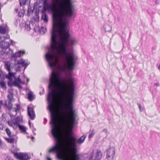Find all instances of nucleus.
<instances>
[{
  "mask_svg": "<svg viewBox=\"0 0 160 160\" xmlns=\"http://www.w3.org/2000/svg\"><path fill=\"white\" fill-rule=\"evenodd\" d=\"M51 39L50 48L46 54L45 58L48 65L52 69L48 86V109L51 112L52 134L57 141L59 139V131L57 126V118L54 109L56 99H60L66 105L68 103H72L74 95L75 86L74 78L70 77L68 80L62 79L59 73L55 71L57 68L62 72L67 70L71 75L76 61V55L73 51V47L76 45L77 39Z\"/></svg>",
  "mask_w": 160,
  "mask_h": 160,
  "instance_id": "nucleus-1",
  "label": "nucleus"
},
{
  "mask_svg": "<svg viewBox=\"0 0 160 160\" xmlns=\"http://www.w3.org/2000/svg\"><path fill=\"white\" fill-rule=\"evenodd\" d=\"M67 105L68 104L66 105ZM68 108L65 109V121L66 122H67L71 117V126L72 128L75 124L77 115L73 109V104L68 103Z\"/></svg>",
  "mask_w": 160,
  "mask_h": 160,
  "instance_id": "nucleus-2",
  "label": "nucleus"
},
{
  "mask_svg": "<svg viewBox=\"0 0 160 160\" xmlns=\"http://www.w3.org/2000/svg\"><path fill=\"white\" fill-rule=\"evenodd\" d=\"M54 152L56 153V156L58 159L60 160H63L64 159L62 153L60 151L59 144L58 142H56L54 146L48 150V152L49 153Z\"/></svg>",
  "mask_w": 160,
  "mask_h": 160,
  "instance_id": "nucleus-3",
  "label": "nucleus"
},
{
  "mask_svg": "<svg viewBox=\"0 0 160 160\" xmlns=\"http://www.w3.org/2000/svg\"><path fill=\"white\" fill-rule=\"evenodd\" d=\"M5 105L7 107V109L9 111L12 109V111L13 112H14V114H11L10 116L11 118L14 116V115H16L17 114V113L20 109L21 106L19 104H16V108H13V104L12 102H8V103L6 102L5 103Z\"/></svg>",
  "mask_w": 160,
  "mask_h": 160,
  "instance_id": "nucleus-4",
  "label": "nucleus"
},
{
  "mask_svg": "<svg viewBox=\"0 0 160 160\" xmlns=\"http://www.w3.org/2000/svg\"><path fill=\"white\" fill-rule=\"evenodd\" d=\"M25 60L21 59L17 61H16L15 62V64L17 66L16 70L17 71H20L21 68L22 67H27L29 64L28 63V62Z\"/></svg>",
  "mask_w": 160,
  "mask_h": 160,
  "instance_id": "nucleus-5",
  "label": "nucleus"
},
{
  "mask_svg": "<svg viewBox=\"0 0 160 160\" xmlns=\"http://www.w3.org/2000/svg\"><path fill=\"white\" fill-rule=\"evenodd\" d=\"M115 154V148L113 147H109L106 151V158L108 160H113Z\"/></svg>",
  "mask_w": 160,
  "mask_h": 160,
  "instance_id": "nucleus-6",
  "label": "nucleus"
},
{
  "mask_svg": "<svg viewBox=\"0 0 160 160\" xmlns=\"http://www.w3.org/2000/svg\"><path fill=\"white\" fill-rule=\"evenodd\" d=\"M14 156L20 160H28L30 158L27 153L13 152Z\"/></svg>",
  "mask_w": 160,
  "mask_h": 160,
  "instance_id": "nucleus-7",
  "label": "nucleus"
},
{
  "mask_svg": "<svg viewBox=\"0 0 160 160\" xmlns=\"http://www.w3.org/2000/svg\"><path fill=\"white\" fill-rule=\"evenodd\" d=\"M102 152L100 150L98 149L94 157L91 155L89 160H100L102 157Z\"/></svg>",
  "mask_w": 160,
  "mask_h": 160,
  "instance_id": "nucleus-8",
  "label": "nucleus"
},
{
  "mask_svg": "<svg viewBox=\"0 0 160 160\" xmlns=\"http://www.w3.org/2000/svg\"><path fill=\"white\" fill-rule=\"evenodd\" d=\"M28 114L30 119L32 120H34L35 117V114L33 109L32 107H28Z\"/></svg>",
  "mask_w": 160,
  "mask_h": 160,
  "instance_id": "nucleus-9",
  "label": "nucleus"
},
{
  "mask_svg": "<svg viewBox=\"0 0 160 160\" xmlns=\"http://www.w3.org/2000/svg\"><path fill=\"white\" fill-rule=\"evenodd\" d=\"M10 45L9 42H5V41L2 40V39L0 42V47L3 49L9 48Z\"/></svg>",
  "mask_w": 160,
  "mask_h": 160,
  "instance_id": "nucleus-10",
  "label": "nucleus"
},
{
  "mask_svg": "<svg viewBox=\"0 0 160 160\" xmlns=\"http://www.w3.org/2000/svg\"><path fill=\"white\" fill-rule=\"evenodd\" d=\"M18 83L22 84L24 83V82H22L21 81V80L19 76L18 78H15V81L13 82L14 86L19 88L21 86Z\"/></svg>",
  "mask_w": 160,
  "mask_h": 160,
  "instance_id": "nucleus-11",
  "label": "nucleus"
},
{
  "mask_svg": "<svg viewBox=\"0 0 160 160\" xmlns=\"http://www.w3.org/2000/svg\"><path fill=\"white\" fill-rule=\"evenodd\" d=\"M22 52V51H19L18 52H16L15 53L13 54L11 56V59L12 61H14L15 62L16 61H17L16 58L18 57H19L21 56V53Z\"/></svg>",
  "mask_w": 160,
  "mask_h": 160,
  "instance_id": "nucleus-12",
  "label": "nucleus"
},
{
  "mask_svg": "<svg viewBox=\"0 0 160 160\" xmlns=\"http://www.w3.org/2000/svg\"><path fill=\"white\" fill-rule=\"evenodd\" d=\"M8 72V74L6 75L5 78H8L9 80L12 81V78L14 77L15 73L11 72L10 71Z\"/></svg>",
  "mask_w": 160,
  "mask_h": 160,
  "instance_id": "nucleus-13",
  "label": "nucleus"
},
{
  "mask_svg": "<svg viewBox=\"0 0 160 160\" xmlns=\"http://www.w3.org/2000/svg\"><path fill=\"white\" fill-rule=\"evenodd\" d=\"M42 20L43 21L47 23L48 21V18L46 13L44 12H43L41 18Z\"/></svg>",
  "mask_w": 160,
  "mask_h": 160,
  "instance_id": "nucleus-14",
  "label": "nucleus"
},
{
  "mask_svg": "<svg viewBox=\"0 0 160 160\" xmlns=\"http://www.w3.org/2000/svg\"><path fill=\"white\" fill-rule=\"evenodd\" d=\"M11 64L8 62H5L4 67L8 71H11Z\"/></svg>",
  "mask_w": 160,
  "mask_h": 160,
  "instance_id": "nucleus-15",
  "label": "nucleus"
},
{
  "mask_svg": "<svg viewBox=\"0 0 160 160\" xmlns=\"http://www.w3.org/2000/svg\"><path fill=\"white\" fill-rule=\"evenodd\" d=\"M104 30L106 32H109L111 30L112 27L108 24H105L104 26Z\"/></svg>",
  "mask_w": 160,
  "mask_h": 160,
  "instance_id": "nucleus-16",
  "label": "nucleus"
},
{
  "mask_svg": "<svg viewBox=\"0 0 160 160\" xmlns=\"http://www.w3.org/2000/svg\"><path fill=\"white\" fill-rule=\"evenodd\" d=\"M0 87L3 89V90H5L7 88L6 84L5 82L3 80H1L0 81Z\"/></svg>",
  "mask_w": 160,
  "mask_h": 160,
  "instance_id": "nucleus-17",
  "label": "nucleus"
},
{
  "mask_svg": "<svg viewBox=\"0 0 160 160\" xmlns=\"http://www.w3.org/2000/svg\"><path fill=\"white\" fill-rule=\"evenodd\" d=\"M8 102H12L14 101V99L12 92L10 93V94L8 95Z\"/></svg>",
  "mask_w": 160,
  "mask_h": 160,
  "instance_id": "nucleus-18",
  "label": "nucleus"
},
{
  "mask_svg": "<svg viewBox=\"0 0 160 160\" xmlns=\"http://www.w3.org/2000/svg\"><path fill=\"white\" fill-rule=\"evenodd\" d=\"M6 27L3 26H0V33L4 34L6 33Z\"/></svg>",
  "mask_w": 160,
  "mask_h": 160,
  "instance_id": "nucleus-19",
  "label": "nucleus"
},
{
  "mask_svg": "<svg viewBox=\"0 0 160 160\" xmlns=\"http://www.w3.org/2000/svg\"><path fill=\"white\" fill-rule=\"evenodd\" d=\"M25 13V10L23 9H21L20 10L18 13V16L20 17H23Z\"/></svg>",
  "mask_w": 160,
  "mask_h": 160,
  "instance_id": "nucleus-20",
  "label": "nucleus"
},
{
  "mask_svg": "<svg viewBox=\"0 0 160 160\" xmlns=\"http://www.w3.org/2000/svg\"><path fill=\"white\" fill-rule=\"evenodd\" d=\"M47 0H44V2H47ZM52 2H71V0H52Z\"/></svg>",
  "mask_w": 160,
  "mask_h": 160,
  "instance_id": "nucleus-21",
  "label": "nucleus"
},
{
  "mask_svg": "<svg viewBox=\"0 0 160 160\" xmlns=\"http://www.w3.org/2000/svg\"><path fill=\"white\" fill-rule=\"evenodd\" d=\"M18 127L19 128V129L21 131L23 132H24L26 133H27L26 132V130L25 127H24L23 126H22V125H18Z\"/></svg>",
  "mask_w": 160,
  "mask_h": 160,
  "instance_id": "nucleus-22",
  "label": "nucleus"
},
{
  "mask_svg": "<svg viewBox=\"0 0 160 160\" xmlns=\"http://www.w3.org/2000/svg\"><path fill=\"white\" fill-rule=\"evenodd\" d=\"M34 97V96L32 92H29L28 94V98L30 101H32Z\"/></svg>",
  "mask_w": 160,
  "mask_h": 160,
  "instance_id": "nucleus-23",
  "label": "nucleus"
},
{
  "mask_svg": "<svg viewBox=\"0 0 160 160\" xmlns=\"http://www.w3.org/2000/svg\"><path fill=\"white\" fill-rule=\"evenodd\" d=\"M47 29L43 27H42L40 30V33L42 35H43L46 32Z\"/></svg>",
  "mask_w": 160,
  "mask_h": 160,
  "instance_id": "nucleus-24",
  "label": "nucleus"
},
{
  "mask_svg": "<svg viewBox=\"0 0 160 160\" xmlns=\"http://www.w3.org/2000/svg\"><path fill=\"white\" fill-rule=\"evenodd\" d=\"M14 120V122H15L16 123L18 124V123L20 122L21 121V118L19 116H18Z\"/></svg>",
  "mask_w": 160,
  "mask_h": 160,
  "instance_id": "nucleus-25",
  "label": "nucleus"
},
{
  "mask_svg": "<svg viewBox=\"0 0 160 160\" xmlns=\"http://www.w3.org/2000/svg\"><path fill=\"white\" fill-rule=\"evenodd\" d=\"M6 140L9 143H12L14 141V139L13 138H6Z\"/></svg>",
  "mask_w": 160,
  "mask_h": 160,
  "instance_id": "nucleus-26",
  "label": "nucleus"
},
{
  "mask_svg": "<svg viewBox=\"0 0 160 160\" xmlns=\"http://www.w3.org/2000/svg\"><path fill=\"white\" fill-rule=\"evenodd\" d=\"M6 131L8 135L9 136L10 138H11V132L10 129L7 128L6 129Z\"/></svg>",
  "mask_w": 160,
  "mask_h": 160,
  "instance_id": "nucleus-27",
  "label": "nucleus"
},
{
  "mask_svg": "<svg viewBox=\"0 0 160 160\" xmlns=\"http://www.w3.org/2000/svg\"><path fill=\"white\" fill-rule=\"evenodd\" d=\"M26 0H20V5L23 6L26 3Z\"/></svg>",
  "mask_w": 160,
  "mask_h": 160,
  "instance_id": "nucleus-28",
  "label": "nucleus"
},
{
  "mask_svg": "<svg viewBox=\"0 0 160 160\" xmlns=\"http://www.w3.org/2000/svg\"><path fill=\"white\" fill-rule=\"evenodd\" d=\"M1 38H2V40L5 41V39H8L9 38V36L8 34H7L5 36L4 35L2 36Z\"/></svg>",
  "mask_w": 160,
  "mask_h": 160,
  "instance_id": "nucleus-29",
  "label": "nucleus"
},
{
  "mask_svg": "<svg viewBox=\"0 0 160 160\" xmlns=\"http://www.w3.org/2000/svg\"><path fill=\"white\" fill-rule=\"evenodd\" d=\"M35 8L34 7H33V10H32L31 9H30L29 8H28V15H30V13H32L33 12L34 9Z\"/></svg>",
  "mask_w": 160,
  "mask_h": 160,
  "instance_id": "nucleus-30",
  "label": "nucleus"
},
{
  "mask_svg": "<svg viewBox=\"0 0 160 160\" xmlns=\"http://www.w3.org/2000/svg\"><path fill=\"white\" fill-rule=\"evenodd\" d=\"M12 81L10 80L9 82H8V86L11 87L13 85H14L13 82H12Z\"/></svg>",
  "mask_w": 160,
  "mask_h": 160,
  "instance_id": "nucleus-31",
  "label": "nucleus"
},
{
  "mask_svg": "<svg viewBox=\"0 0 160 160\" xmlns=\"http://www.w3.org/2000/svg\"><path fill=\"white\" fill-rule=\"evenodd\" d=\"M25 28L26 29L27 31L30 30L31 28L30 24H26L25 25Z\"/></svg>",
  "mask_w": 160,
  "mask_h": 160,
  "instance_id": "nucleus-32",
  "label": "nucleus"
},
{
  "mask_svg": "<svg viewBox=\"0 0 160 160\" xmlns=\"http://www.w3.org/2000/svg\"><path fill=\"white\" fill-rule=\"evenodd\" d=\"M18 125L19 124L17 123H16L15 122H14L13 125L12 126V127H13L14 129H16L17 128V125H18Z\"/></svg>",
  "mask_w": 160,
  "mask_h": 160,
  "instance_id": "nucleus-33",
  "label": "nucleus"
},
{
  "mask_svg": "<svg viewBox=\"0 0 160 160\" xmlns=\"http://www.w3.org/2000/svg\"><path fill=\"white\" fill-rule=\"evenodd\" d=\"M8 125L11 127L13 125L14 123V122H12V121H8Z\"/></svg>",
  "mask_w": 160,
  "mask_h": 160,
  "instance_id": "nucleus-34",
  "label": "nucleus"
},
{
  "mask_svg": "<svg viewBox=\"0 0 160 160\" xmlns=\"http://www.w3.org/2000/svg\"><path fill=\"white\" fill-rule=\"evenodd\" d=\"M5 160H14L12 158L9 156L6 157L5 158Z\"/></svg>",
  "mask_w": 160,
  "mask_h": 160,
  "instance_id": "nucleus-35",
  "label": "nucleus"
},
{
  "mask_svg": "<svg viewBox=\"0 0 160 160\" xmlns=\"http://www.w3.org/2000/svg\"><path fill=\"white\" fill-rule=\"evenodd\" d=\"M138 107H139L140 111V112L142 111L143 110V109L141 108V106L140 104V103H138Z\"/></svg>",
  "mask_w": 160,
  "mask_h": 160,
  "instance_id": "nucleus-36",
  "label": "nucleus"
},
{
  "mask_svg": "<svg viewBox=\"0 0 160 160\" xmlns=\"http://www.w3.org/2000/svg\"><path fill=\"white\" fill-rule=\"evenodd\" d=\"M19 22V20L18 19H16L15 22V23L16 26H17L18 24V23Z\"/></svg>",
  "mask_w": 160,
  "mask_h": 160,
  "instance_id": "nucleus-37",
  "label": "nucleus"
},
{
  "mask_svg": "<svg viewBox=\"0 0 160 160\" xmlns=\"http://www.w3.org/2000/svg\"><path fill=\"white\" fill-rule=\"evenodd\" d=\"M4 128V126L2 124H0V130H2Z\"/></svg>",
  "mask_w": 160,
  "mask_h": 160,
  "instance_id": "nucleus-38",
  "label": "nucleus"
},
{
  "mask_svg": "<svg viewBox=\"0 0 160 160\" xmlns=\"http://www.w3.org/2000/svg\"><path fill=\"white\" fill-rule=\"evenodd\" d=\"M154 85L158 87L159 86V84L158 83H154Z\"/></svg>",
  "mask_w": 160,
  "mask_h": 160,
  "instance_id": "nucleus-39",
  "label": "nucleus"
},
{
  "mask_svg": "<svg viewBox=\"0 0 160 160\" xmlns=\"http://www.w3.org/2000/svg\"><path fill=\"white\" fill-rule=\"evenodd\" d=\"M103 131L104 132H105L106 133H107V132H108V130L106 129H104L103 130Z\"/></svg>",
  "mask_w": 160,
  "mask_h": 160,
  "instance_id": "nucleus-40",
  "label": "nucleus"
},
{
  "mask_svg": "<svg viewBox=\"0 0 160 160\" xmlns=\"http://www.w3.org/2000/svg\"><path fill=\"white\" fill-rule=\"evenodd\" d=\"M11 43L12 44V45H14V44H13V42L12 41V40H11Z\"/></svg>",
  "mask_w": 160,
  "mask_h": 160,
  "instance_id": "nucleus-41",
  "label": "nucleus"
},
{
  "mask_svg": "<svg viewBox=\"0 0 160 160\" xmlns=\"http://www.w3.org/2000/svg\"><path fill=\"white\" fill-rule=\"evenodd\" d=\"M47 160H52L49 157H47Z\"/></svg>",
  "mask_w": 160,
  "mask_h": 160,
  "instance_id": "nucleus-42",
  "label": "nucleus"
},
{
  "mask_svg": "<svg viewBox=\"0 0 160 160\" xmlns=\"http://www.w3.org/2000/svg\"><path fill=\"white\" fill-rule=\"evenodd\" d=\"M29 126L30 127L31 125V122L30 120L29 121Z\"/></svg>",
  "mask_w": 160,
  "mask_h": 160,
  "instance_id": "nucleus-43",
  "label": "nucleus"
},
{
  "mask_svg": "<svg viewBox=\"0 0 160 160\" xmlns=\"http://www.w3.org/2000/svg\"><path fill=\"white\" fill-rule=\"evenodd\" d=\"M92 136H93L91 134H90L89 135V138H90L91 137H92Z\"/></svg>",
  "mask_w": 160,
  "mask_h": 160,
  "instance_id": "nucleus-44",
  "label": "nucleus"
},
{
  "mask_svg": "<svg viewBox=\"0 0 160 160\" xmlns=\"http://www.w3.org/2000/svg\"><path fill=\"white\" fill-rule=\"evenodd\" d=\"M2 119L3 120H4V115L3 114L2 115Z\"/></svg>",
  "mask_w": 160,
  "mask_h": 160,
  "instance_id": "nucleus-45",
  "label": "nucleus"
},
{
  "mask_svg": "<svg viewBox=\"0 0 160 160\" xmlns=\"http://www.w3.org/2000/svg\"><path fill=\"white\" fill-rule=\"evenodd\" d=\"M2 38H1V37L0 36V42L1 41Z\"/></svg>",
  "mask_w": 160,
  "mask_h": 160,
  "instance_id": "nucleus-46",
  "label": "nucleus"
},
{
  "mask_svg": "<svg viewBox=\"0 0 160 160\" xmlns=\"http://www.w3.org/2000/svg\"><path fill=\"white\" fill-rule=\"evenodd\" d=\"M0 57H1L2 58H5V57H4V56H0Z\"/></svg>",
  "mask_w": 160,
  "mask_h": 160,
  "instance_id": "nucleus-47",
  "label": "nucleus"
},
{
  "mask_svg": "<svg viewBox=\"0 0 160 160\" xmlns=\"http://www.w3.org/2000/svg\"><path fill=\"white\" fill-rule=\"evenodd\" d=\"M9 50H11L12 52V50H11L10 48H9Z\"/></svg>",
  "mask_w": 160,
  "mask_h": 160,
  "instance_id": "nucleus-48",
  "label": "nucleus"
},
{
  "mask_svg": "<svg viewBox=\"0 0 160 160\" xmlns=\"http://www.w3.org/2000/svg\"><path fill=\"white\" fill-rule=\"evenodd\" d=\"M34 138V137H32V139H33Z\"/></svg>",
  "mask_w": 160,
  "mask_h": 160,
  "instance_id": "nucleus-49",
  "label": "nucleus"
},
{
  "mask_svg": "<svg viewBox=\"0 0 160 160\" xmlns=\"http://www.w3.org/2000/svg\"><path fill=\"white\" fill-rule=\"evenodd\" d=\"M24 53H25L24 52H23V53H22V54H24Z\"/></svg>",
  "mask_w": 160,
  "mask_h": 160,
  "instance_id": "nucleus-50",
  "label": "nucleus"
},
{
  "mask_svg": "<svg viewBox=\"0 0 160 160\" xmlns=\"http://www.w3.org/2000/svg\"><path fill=\"white\" fill-rule=\"evenodd\" d=\"M65 136H66V132L65 133Z\"/></svg>",
  "mask_w": 160,
  "mask_h": 160,
  "instance_id": "nucleus-51",
  "label": "nucleus"
},
{
  "mask_svg": "<svg viewBox=\"0 0 160 160\" xmlns=\"http://www.w3.org/2000/svg\"><path fill=\"white\" fill-rule=\"evenodd\" d=\"M40 94H41V93L40 92Z\"/></svg>",
  "mask_w": 160,
  "mask_h": 160,
  "instance_id": "nucleus-52",
  "label": "nucleus"
}]
</instances>
